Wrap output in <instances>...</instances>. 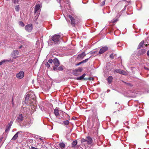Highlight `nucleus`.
Returning <instances> with one entry per match:
<instances>
[{"label": "nucleus", "mask_w": 149, "mask_h": 149, "mask_svg": "<svg viewBox=\"0 0 149 149\" xmlns=\"http://www.w3.org/2000/svg\"><path fill=\"white\" fill-rule=\"evenodd\" d=\"M19 24L22 26H24V23L22 21H20L19 22Z\"/></svg>", "instance_id": "obj_29"}, {"label": "nucleus", "mask_w": 149, "mask_h": 149, "mask_svg": "<svg viewBox=\"0 0 149 149\" xmlns=\"http://www.w3.org/2000/svg\"><path fill=\"white\" fill-rule=\"evenodd\" d=\"M124 83L125 84H127V85H128L129 86H132L131 85V84L130 83H126V82H124Z\"/></svg>", "instance_id": "obj_38"}, {"label": "nucleus", "mask_w": 149, "mask_h": 149, "mask_svg": "<svg viewBox=\"0 0 149 149\" xmlns=\"http://www.w3.org/2000/svg\"><path fill=\"white\" fill-rule=\"evenodd\" d=\"M31 123V121H29V123H28V124H27V125H29Z\"/></svg>", "instance_id": "obj_46"}, {"label": "nucleus", "mask_w": 149, "mask_h": 149, "mask_svg": "<svg viewBox=\"0 0 149 149\" xmlns=\"http://www.w3.org/2000/svg\"><path fill=\"white\" fill-rule=\"evenodd\" d=\"M117 21L116 20H115V21H113V22H116Z\"/></svg>", "instance_id": "obj_51"}, {"label": "nucleus", "mask_w": 149, "mask_h": 149, "mask_svg": "<svg viewBox=\"0 0 149 149\" xmlns=\"http://www.w3.org/2000/svg\"><path fill=\"white\" fill-rule=\"evenodd\" d=\"M58 2L60 3L61 0H56Z\"/></svg>", "instance_id": "obj_45"}, {"label": "nucleus", "mask_w": 149, "mask_h": 149, "mask_svg": "<svg viewBox=\"0 0 149 149\" xmlns=\"http://www.w3.org/2000/svg\"><path fill=\"white\" fill-rule=\"evenodd\" d=\"M32 26L31 24H28L25 26V29L28 32H31L32 29Z\"/></svg>", "instance_id": "obj_6"}, {"label": "nucleus", "mask_w": 149, "mask_h": 149, "mask_svg": "<svg viewBox=\"0 0 149 149\" xmlns=\"http://www.w3.org/2000/svg\"><path fill=\"white\" fill-rule=\"evenodd\" d=\"M93 78H92V77H89L88 78H85L84 79V80H93Z\"/></svg>", "instance_id": "obj_31"}, {"label": "nucleus", "mask_w": 149, "mask_h": 149, "mask_svg": "<svg viewBox=\"0 0 149 149\" xmlns=\"http://www.w3.org/2000/svg\"><path fill=\"white\" fill-rule=\"evenodd\" d=\"M17 121L20 123L22 122L24 119V117L22 114H19L17 117Z\"/></svg>", "instance_id": "obj_15"}, {"label": "nucleus", "mask_w": 149, "mask_h": 149, "mask_svg": "<svg viewBox=\"0 0 149 149\" xmlns=\"http://www.w3.org/2000/svg\"><path fill=\"white\" fill-rule=\"evenodd\" d=\"M108 49V47H107L104 46L103 47L100 49L99 52V54H102L107 51Z\"/></svg>", "instance_id": "obj_8"}, {"label": "nucleus", "mask_w": 149, "mask_h": 149, "mask_svg": "<svg viewBox=\"0 0 149 149\" xmlns=\"http://www.w3.org/2000/svg\"><path fill=\"white\" fill-rule=\"evenodd\" d=\"M54 63L55 66L58 67L60 65V63L58 60L57 58H55L54 60Z\"/></svg>", "instance_id": "obj_13"}, {"label": "nucleus", "mask_w": 149, "mask_h": 149, "mask_svg": "<svg viewBox=\"0 0 149 149\" xmlns=\"http://www.w3.org/2000/svg\"><path fill=\"white\" fill-rule=\"evenodd\" d=\"M63 123L65 125H68V124L69 123V122L68 120H65V121H63Z\"/></svg>", "instance_id": "obj_28"}, {"label": "nucleus", "mask_w": 149, "mask_h": 149, "mask_svg": "<svg viewBox=\"0 0 149 149\" xmlns=\"http://www.w3.org/2000/svg\"><path fill=\"white\" fill-rule=\"evenodd\" d=\"M82 69L81 68H79L77 69L73 70L72 72V73L74 75H78L82 72Z\"/></svg>", "instance_id": "obj_3"}, {"label": "nucleus", "mask_w": 149, "mask_h": 149, "mask_svg": "<svg viewBox=\"0 0 149 149\" xmlns=\"http://www.w3.org/2000/svg\"><path fill=\"white\" fill-rule=\"evenodd\" d=\"M113 79V77L111 76H110L108 77L107 78V81L109 83L111 84V83Z\"/></svg>", "instance_id": "obj_22"}, {"label": "nucleus", "mask_w": 149, "mask_h": 149, "mask_svg": "<svg viewBox=\"0 0 149 149\" xmlns=\"http://www.w3.org/2000/svg\"><path fill=\"white\" fill-rule=\"evenodd\" d=\"M22 132L21 131H19L17 132L14 136L13 137L12 139V140H15L18 137V134L20 133H22Z\"/></svg>", "instance_id": "obj_17"}, {"label": "nucleus", "mask_w": 149, "mask_h": 149, "mask_svg": "<svg viewBox=\"0 0 149 149\" xmlns=\"http://www.w3.org/2000/svg\"><path fill=\"white\" fill-rule=\"evenodd\" d=\"M105 3V1H102V3L100 4V6H102L104 5Z\"/></svg>", "instance_id": "obj_35"}, {"label": "nucleus", "mask_w": 149, "mask_h": 149, "mask_svg": "<svg viewBox=\"0 0 149 149\" xmlns=\"http://www.w3.org/2000/svg\"><path fill=\"white\" fill-rule=\"evenodd\" d=\"M48 62L50 63H51L53 62V60L52 59H49L48 60Z\"/></svg>", "instance_id": "obj_36"}, {"label": "nucleus", "mask_w": 149, "mask_h": 149, "mask_svg": "<svg viewBox=\"0 0 149 149\" xmlns=\"http://www.w3.org/2000/svg\"><path fill=\"white\" fill-rule=\"evenodd\" d=\"M52 40L55 44H58L60 42L61 37L58 34H55L52 37Z\"/></svg>", "instance_id": "obj_2"}, {"label": "nucleus", "mask_w": 149, "mask_h": 149, "mask_svg": "<svg viewBox=\"0 0 149 149\" xmlns=\"http://www.w3.org/2000/svg\"><path fill=\"white\" fill-rule=\"evenodd\" d=\"M33 95H32V97H31V94L30 95H29V94H27L25 97V100L26 101H28V100L30 98V99H34L35 97V95L33 93H32Z\"/></svg>", "instance_id": "obj_9"}, {"label": "nucleus", "mask_w": 149, "mask_h": 149, "mask_svg": "<svg viewBox=\"0 0 149 149\" xmlns=\"http://www.w3.org/2000/svg\"><path fill=\"white\" fill-rule=\"evenodd\" d=\"M24 76V72L23 71H20L16 75V77L17 78L21 79Z\"/></svg>", "instance_id": "obj_5"}, {"label": "nucleus", "mask_w": 149, "mask_h": 149, "mask_svg": "<svg viewBox=\"0 0 149 149\" xmlns=\"http://www.w3.org/2000/svg\"><path fill=\"white\" fill-rule=\"evenodd\" d=\"M45 65L48 68H49L50 67V65L47 62L46 63Z\"/></svg>", "instance_id": "obj_34"}, {"label": "nucleus", "mask_w": 149, "mask_h": 149, "mask_svg": "<svg viewBox=\"0 0 149 149\" xmlns=\"http://www.w3.org/2000/svg\"><path fill=\"white\" fill-rule=\"evenodd\" d=\"M64 66L63 65H61L57 68V70L59 71H62L63 70Z\"/></svg>", "instance_id": "obj_26"}, {"label": "nucleus", "mask_w": 149, "mask_h": 149, "mask_svg": "<svg viewBox=\"0 0 149 149\" xmlns=\"http://www.w3.org/2000/svg\"><path fill=\"white\" fill-rule=\"evenodd\" d=\"M88 58H87V59H85L83 61H82V62L83 63H85L87 62L88 61Z\"/></svg>", "instance_id": "obj_33"}, {"label": "nucleus", "mask_w": 149, "mask_h": 149, "mask_svg": "<svg viewBox=\"0 0 149 149\" xmlns=\"http://www.w3.org/2000/svg\"><path fill=\"white\" fill-rule=\"evenodd\" d=\"M12 1L15 4L17 3L19 1V0H12Z\"/></svg>", "instance_id": "obj_32"}, {"label": "nucleus", "mask_w": 149, "mask_h": 149, "mask_svg": "<svg viewBox=\"0 0 149 149\" xmlns=\"http://www.w3.org/2000/svg\"><path fill=\"white\" fill-rule=\"evenodd\" d=\"M13 98L12 100V103L13 106L14 105V102L13 101Z\"/></svg>", "instance_id": "obj_40"}, {"label": "nucleus", "mask_w": 149, "mask_h": 149, "mask_svg": "<svg viewBox=\"0 0 149 149\" xmlns=\"http://www.w3.org/2000/svg\"><path fill=\"white\" fill-rule=\"evenodd\" d=\"M82 141L83 142H87L88 140H87L83 139L82 140Z\"/></svg>", "instance_id": "obj_37"}, {"label": "nucleus", "mask_w": 149, "mask_h": 149, "mask_svg": "<svg viewBox=\"0 0 149 149\" xmlns=\"http://www.w3.org/2000/svg\"><path fill=\"white\" fill-rule=\"evenodd\" d=\"M66 3H67L68 4L69 3L68 1H67Z\"/></svg>", "instance_id": "obj_50"}, {"label": "nucleus", "mask_w": 149, "mask_h": 149, "mask_svg": "<svg viewBox=\"0 0 149 149\" xmlns=\"http://www.w3.org/2000/svg\"><path fill=\"white\" fill-rule=\"evenodd\" d=\"M3 138V137H1L0 138V143L2 141V139Z\"/></svg>", "instance_id": "obj_43"}, {"label": "nucleus", "mask_w": 149, "mask_h": 149, "mask_svg": "<svg viewBox=\"0 0 149 149\" xmlns=\"http://www.w3.org/2000/svg\"><path fill=\"white\" fill-rule=\"evenodd\" d=\"M19 54V52L17 50H15L11 54V56L14 58H15L17 57V56Z\"/></svg>", "instance_id": "obj_11"}, {"label": "nucleus", "mask_w": 149, "mask_h": 149, "mask_svg": "<svg viewBox=\"0 0 149 149\" xmlns=\"http://www.w3.org/2000/svg\"><path fill=\"white\" fill-rule=\"evenodd\" d=\"M86 54L85 52H84L81 54H79L77 56V58L79 59H82L86 56Z\"/></svg>", "instance_id": "obj_14"}, {"label": "nucleus", "mask_w": 149, "mask_h": 149, "mask_svg": "<svg viewBox=\"0 0 149 149\" xmlns=\"http://www.w3.org/2000/svg\"><path fill=\"white\" fill-rule=\"evenodd\" d=\"M145 69L146 70H149V69H148V68H145Z\"/></svg>", "instance_id": "obj_49"}, {"label": "nucleus", "mask_w": 149, "mask_h": 149, "mask_svg": "<svg viewBox=\"0 0 149 149\" xmlns=\"http://www.w3.org/2000/svg\"><path fill=\"white\" fill-rule=\"evenodd\" d=\"M41 6L40 4H36L35 6L34 16L35 17L34 19H36L38 17L41 9Z\"/></svg>", "instance_id": "obj_1"}, {"label": "nucleus", "mask_w": 149, "mask_h": 149, "mask_svg": "<svg viewBox=\"0 0 149 149\" xmlns=\"http://www.w3.org/2000/svg\"><path fill=\"white\" fill-rule=\"evenodd\" d=\"M87 139L88 140L87 142L89 144H91L93 142V140L92 138L90 136L87 137Z\"/></svg>", "instance_id": "obj_19"}, {"label": "nucleus", "mask_w": 149, "mask_h": 149, "mask_svg": "<svg viewBox=\"0 0 149 149\" xmlns=\"http://www.w3.org/2000/svg\"><path fill=\"white\" fill-rule=\"evenodd\" d=\"M39 139L40 140H41V141H42V140H42L41 138H39Z\"/></svg>", "instance_id": "obj_47"}, {"label": "nucleus", "mask_w": 149, "mask_h": 149, "mask_svg": "<svg viewBox=\"0 0 149 149\" xmlns=\"http://www.w3.org/2000/svg\"><path fill=\"white\" fill-rule=\"evenodd\" d=\"M30 149H39L37 148H36L33 147V146H31Z\"/></svg>", "instance_id": "obj_39"}, {"label": "nucleus", "mask_w": 149, "mask_h": 149, "mask_svg": "<svg viewBox=\"0 0 149 149\" xmlns=\"http://www.w3.org/2000/svg\"><path fill=\"white\" fill-rule=\"evenodd\" d=\"M58 146L61 149L64 148L65 147V145L63 143H61L58 144Z\"/></svg>", "instance_id": "obj_20"}, {"label": "nucleus", "mask_w": 149, "mask_h": 149, "mask_svg": "<svg viewBox=\"0 0 149 149\" xmlns=\"http://www.w3.org/2000/svg\"><path fill=\"white\" fill-rule=\"evenodd\" d=\"M143 41H142L141 42H140L138 47V49H140V48H141L143 46Z\"/></svg>", "instance_id": "obj_23"}, {"label": "nucleus", "mask_w": 149, "mask_h": 149, "mask_svg": "<svg viewBox=\"0 0 149 149\" xmlns=\"http://www.w3.org/2000/svg\"><path fill=\"white\" fill-rule=\"evenodd\" d=\"M89 120H92L93 122L98 120L97 114L96 113H93V116H90L88 118Z\"/></svg>", "instance_id": "obj_4"}, {"label": "nucleus", "mask_w": 149, "mask_h": 149, "mask_svg": "<svg viewBox=\"0 0 149 149\" xmlns=\"http://www.w3.org/2000/svg\"><path fill=\"white\" fill-rule=\"evenodd\" d=\"M15 10L17 11H18L19 10V7L18 5L16 6L15 7Z\"/></svg>", "instance_id": "obj_30"}, {"label": "nucleus", "mask_w": 149, "mask_h": 149, "mask_svg": "<svg viewBox=\"0 0 149 149\" xmlns=\"http://www.w3.org/2000/svg\"><path fill=\"white\" fill-rule=\"evenodd\" d=\"M77 141H73L72 143V147H74L77 144Z\"/></svg>", "instance_id": "obj_25"}, {"label": "nucleus", "mask_w": 149, "mask_h": 149, "mask_svg": "<svg viewBox=\"0 0 149 149\" xmlns=\"http://www.w3.org/2000/svg\"><path fill=\"white\" fill-rule=\"evenodd\" d=\"M86 75V74H83L81 76H80L79 77H78L76 79L77 80H82L83 79H84V77Z\"/></svg>", "instance_id": "obj_18"}, {"label": "nucleus", "mask_w": 149, "mask_h": 149, "mask_svg": "<svg viewBox=\"0 0 149 149\" xmlns=\"http://www.w3.org/2000/svg\"><path fill=\"white\" fill-rule=\"evenodd\" d=\"M22 47V46H20L19 47V49L21 48Z\"/></svg>", "instance_id": "obj_48"}, {"label": "nucleus", "mask_w": 149, "mask_h": 149, "mask_svg": "<svg viewBox=\"0 0 149 149\" xmlns=\"http://www.w3.org/2000/svg\"><path fill=\"white\" fill-rule=\"evenodd\" d=\"M53 69L54 70H56V69L57 70V68L56 67H53Z\"/></svg>", "instance_id": "obj_42"}, {"label": "nucleus", "mask_w": 149, "mask_h": 149, "mask_svg": "<svg viewBox=\"0 0 149 149\" xmlns=\"http://www.w3.org/2000/svg\"><path fill=\"white\" fill-rule=\"evenodd\" d=\"M116 57V54H111L110 55V58L112 59H113L114 58Z\"/></svg>", "instance_id": "obj_24"}, {"label": "nucleus", "mask_w": 149, "mask_h": 149, "mask_svg": "<svg viewBox=\"0 0 149 149\" xmlns=\"http://www.w3.org/2000/svg\"><path fill=\"white\" fill-rule=\"evenodd\" d=\"M54 113L56 117L59 119H60V117L59 115V110L58 109H55L54 110Z\"/></svg>", "instance_id": "obj_12"}, {"label": "nucleus", "mask_w": 149, "mask_h": 149, "mask_svg": "<svg viewBox=\"0 0 149 149\" xmlns=\"http://www.w3.org/2000/svg\"><path fill=\"white\" fill-rule=\"evenodd\" d=\"M146 52V50L145 49H142L140 50L139 52V54L140 55H142Z\"/></svg>", "instance_id": "obj_21"}, {"label": "nucleus", "mask_w": 149, "mask_h": 149, "mask_svg": "<svg viewBox=\"0 0 149 149\" xmlns=\"http://www.w3.org/2000/svg\"><path fill=\"white\" fill-rule=\"evenodd\" d=\"M114 72H116L117 73H120L121 74H124L125 72L122 70L120 69H116L114 70Z\"/></svg>", "instance_id": "obj_16"}, {"label": "nucleus", "mask_w": 149, "mask_h": 149, "mask_svg": "<svg viewBox=\"0 0 149 149\" xmlns=\"http://www.w3.org/2000/svg\"><path fill=\"white\" fill-rule=\"evenodd\" d=\"M6 61H9L7 60H4L2 61H1L0 62V65H2Z\"/></svg>", "instance_id": "obj_27"}, {"label": "nucleus", "mask_w": 149, "mask_h": 149, "mask_svg": "<svg viewBox=\"0 0 149 149\" xmlns=\"http://www.w3.org/2000/svg\"><path fill=\"white\" fill-rule=\"evenodd\" d=\"M115 104H117V102H115Z\"/></svg>", "instance_id": "obj_52"}, {"label": "nucleus", "mask_w": 149, "mask_h": 149, "mask_svg": "<svg viewBox=\"0 0 149 149\" xmlns=\"http://www.w3.org/2000/svg\"><path fill=\"white\" fill-rule=\"evenodd\" d=\"M13 121L12 120L10 121L9 123L8 124V125L6 127V129L5 130V132H6L10 130L11 128V127L13 124Z\"/></svg>", "instance_id": "obj_10"}, {"label": "nucleus", "mask_w": 149, "mask_h": 149, "mask_svg": "<svg viewBox=\"0 0 149 149\" xmlns=\"http://www.w3.org/2000/svg\"><path fill=\"white\" fill-rule=\"evenodd\" d=\"M82 63V61H81V62H80L79 63H78V65H79L80 64H81V63Z\"/></svg>", "instance_id": "obj_44"}, {"label": "nucleus", "mask_w": 149, "mask_h": 149, "mask_svg": "<svg viewBox=\"0 0 149 149\" xmlns=\"http://www.w3.org/2000/svg\"><path fill=\"white\" fill-rule=\"evenodd\" d=\"M147 55L149 56V50L147 52Z\"/></svg>", "instance_id": "obj_41"}, {"label": "nucleus", "mask_w": 149, "mask_h": 149, "mask_svg": "<svg viewBox=\"0 0 149 149\" xmlns=\"http://www.w3.org/2000/svg\"><path fill=\"white\" fill-rule=\"evenodd\" d=\"M68 17L71 20L72 25L73 26H74L76 24V23L74 18L70 15H69Z\"/></svg>", "instance_id": "obj_7"}]
</instances>
